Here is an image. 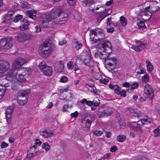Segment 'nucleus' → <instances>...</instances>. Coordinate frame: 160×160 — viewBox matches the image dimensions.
I'll return each mask as SVG.
<instances>
[{"label":"nucleus","instance_id":"59","mask_svg":"<svg viewBox=\"0 0 160 160\" xmlns=\"http://www.w3.org/2000/svg\"><path fill=\"white\" fill-rule=\"evenodd\" d=\"M117 150V147L115 146H114L113 147H112L110 149V151L112 152H114L116 151Z\"/></svg>","mask_w":160,"mask_h":160},{"label":"nucleus","instance_id":"35","mask_svg":"<svg viewBox=\"0 0 160 160\" xmlns=\"http://www.w3.org/2000/svg\"><path fill=\"white\" fill-rule=\"evenodd\" d=\"M24 34L25 41L32 39L33 38V36L30 33H26Z\"/></svg>","mask_w":160,"mask_h":160},{"label":"nucleus","instance_id":"23","mask_svg":"<svg viewBox=\"0 0 160 160\" xmlns=\"http://www.w3.org/2000/svg\"><path fill=\"white\" fill-rule=\"evenodd\" d=\"M22 26L20 27V29L22 31H24L28 27L29 23L28 20L26 19H23L22 20Z\"/></svg>","mask_w":160,"mask_h":160},{"label":"nucleus","instance_id":"44","mask_svg":"<svg viewBox=\"0 0 160 160\" xmlns=\"http://www.w3.org/2000/svg\"><path fill=\"white\" fill-rule=\"evenodd\" d=\"M6 89L5 88L4 89H0V99L2 98L5 94Z\"/></svg>","mask_w":160,"mask_h":160},{"label":"nucleus","instance_id":"61","mask_svg":"<svg viewBox=\"0 0 160 160\" xmlns=\"http://www.w3.org/2000/svg\"><path fill=\"white\" fill-rule=\"evenodd\" d=\"M36 32H39L41 31V28L39 25H37L35 27Z\"/></svg>","mask_w":160,"mask_h":160},{"label":"nucleus","instance_id":"17","mask_svg":"<svg viewBox=\"0 0 160 160\" xmlns=\"http://www.w3.org/2000/svg\"><path fill=\"white\" fill-rule=\"evenodd\" d=\"M54 69L58 72H61L64 68V63L62 61L56 62L53 64Z\"/></svg>","mask_w":160,"mask_h":160},{"label":"nucleus","instance_id":"14","mask_svg":"<svg viewBox=\"0 0 160 160\" xmlns=\"http://www.w3.org/2000/svg\"><path fill=\"white\" fill-rule=\"evenodd\" d=\"M54 47V46L53 45L47 42L42 43L39 49L44 51H50V52H52Z\"/></svg>","mask_w":160,"mask_h":160},{"label":"nucleus","instance_id":"22","mask_svg":"<svg viewBox=\"0 0 160 160\" xmlns=\"http://www.w3.org/2000/svg\"><path fill=\"white\" fill-rule=\"evenodd\" d=\"M42 72L45 75L49 76L52 74V70L51 67L47 66Z\"/></svg>","mask_w":160,"mask_h":160},{"label":"nucleus","instance_id":"51","mask_svg":"<svg viewBox=\"0 0 160 160\" xmlns=\"http://www.w3.org/2000/svg\"><path fill=\"white\" fill-rule=\"evenodd\" d=\"M102 133V132L101 131H96L93 132V134L96 136H101Z\"/></svg>","mask_w":160,"mask_h":160},{"label":"nucleus","instance_id":"45","mask_svg":"<svg viewBox=\"0 0 160 160\" xmlns=\"http://www.w3.org/2000/svg\"><path fill=\"white\" fill-rule=\"evenodd\" d=\"M82 47V45L81 43H79L78 41L75 42V48L77 50H78L81 48Z\"/></svg>","mask_w":160,"mask_h":160},{"label":"nucleus","instance_id":"39","mask_svg":"<svg viewBox=\"0 0 160 160\" xmlns=\"http://www.w3.org/2000/svg\"><path fill=\"white\" fill-rule=\"evenodd\" d=\"M160 129L158 128H156L153 131L154 135L155 137H158L160 135Z\"/></svg>","mask_w":160,"mask_h":160},{"label":"nucleus","instance_id":"49","mask_svg":"<svg viewBox=\"0 0 160 160\" xmlns=\"http://www.w3.org/2000/svg\"><path fill=\"white\" fill-rule=\"evenodd\" d=\"M139 85V84L138 82H134L131 85V89H135L137 88Z\"/></svg>","mask_w":160,"mask_h":160},{"label":"nucleus","instance_id":"40","mask_svg":"<svg viewBox=\"0 0 160 160\" xmlns=\"http://www.w3.org/2000/svg\"><path fill=\"white\" fill-rule=\"evenodd\" d=\"M22 18V16L20 15H17L14 18H13V21L15 22H17L20 21Z\"/></svg>","mask_w":160,"mask_h":160},{"label":"nucleus","instance_id":"42","mask_svg":"<svg viewBox=\"0 0 160 160\" xmlns=\"http://www.w3.org/2000/svg\"><path fill=\"white\" fill-rule=\"evenodd\" d=\"M142 80L143 82L146 83L149 80L148 76L147 74H145L144 76L142 77Z\"/></svg>","mask_w":160,"mask_h":160},{"label":"nucleus","instance_id":"6","mask_svg":"<svg viewBox=\"0 0 160 160\" xmlns=\"http://www.w3.org/2000/svg\"><path fill=\"white\" fill-rule=\"evenodd\" d=\"M12 40L6 37L0 39V50L9 49L12 46Z\"/></svg>","mask_w":160,"mask_h":160},{"label":"nucleus","instance_id":"12","mask_svg":"<svg viewBox=\"0 0 160 160\" xmlns=\"http://www.w3.org/2000/svg\"><path fill=\"white\" fill-rule=\"evenodd\" d=\"M144 92L146 95L149 98L152 100L154 96L153 90L152 87L149 84H146L144 86Z\"/></svg>","mask_w":160,"mask_h":160},{"label":"nucleus","instance_id":"2","mask_svg":"<svg viewBox=\"0 0 160 160\" xmlns=\"http://www.w3.org/2000/svg\"><path fill=\"white\" fill-rule=\"evenodd\" d=\"M62 7L61 6H58L53 8L51 11L52 16L53 19H57L58 22H64L63 23L66 22L68 19V15L64 14L62 11Z\"/></svg>","mask_w":160,"mask_h":160},{"label":"nucleus","instance_id":"15","mask_svg":"<svg viewBox=\"0 0 160 160\" xmlns=\"http://www.w3.org/2000/svg\"><path fill=\"white\" fill-rule=\"evenodd\" d=\"M141 126L140 124H138L136 122H132L131 124V127L132 129L137 131L139 135H141L143 132Z\"/></svg>","mask_w":160,"mask_h":160},{"label":"nucleus","instance_id":"27","mask_svg":"<svg viewBox=\"0 0 160 160\" xmlns=\"http://www.w3.org/2000/svg\"><path fill=\"white\" fill-rule=\"evenodd\" d=\"M110 14H108V13H104L102 14L100 16L98 17L97 19L96 22L98 24L101 21L104 19L106 17L108 16Z\"/></svg>","mask_w":160,"mask_h":160},{"label":"nucleus","instance_id":"18","mask_svg":"<svg viewBox=\"0 0 160 160\" xmlns=\"http://www.w3.org/2000/svg\"><path fill=\"white\" fill-rule=\"evenodd\" d=\"M18 72H15V70L12 69L10 70L6 75V78L7 80L12 81L15 78L16 74Z\"/></svg>","mask_w":160,"mask_h":160},{"label":"nucleus","instance_id":"28","mask_svg":"<svg viewBox=\"0 0 160 160\" xmlns=\"http://www.w3.org/2000/svg\"><path fill=\"white\" fill-rule=\"evenodd\" d=\"M24 37V33L18 34L17 36L18 41L19 42H22L25 41Z\"/></svg>","mask_w":160,"mask_h":160},{"label":"nucleus","instance_id":"1","mask_svg":"<svg viewBox=\"0 0 160 160\" xmlns=\"http://www.w3.org/2000/svg\"><path fill=\"white\" fill-rule=\"evenodd\" d=\"M98 52L95 53L94 56L97 58L99 57L100 58L106 59L108 56L112 51V47L111 43L109 42L103 41L98 45Z\"/></svg>","mask_w":160,"mask_h":160},{"label":"nucleus","instance_id":"4","mask_svg":"<svg viewBox=\"0 0 160 160\" xmlns=\"http://www.w3.org/2000/svg\"><path fill=\"white\" fill-rule=\"evenodd\" d=\"M29 69L22 68L17 70L16 78L17 80L21 82L26 81L27 78L29 76Z\"/></svg>","mask_w":160,"mask_h":160},{"label":"nucleus","instance_id":"21","mask_svg":"<svg viewBox=\"0 0 160 160\" xmlns=\"http://www.w3.org/2000/svg\"><path fill=\"white\" fill-rule=\"evenodd\" d=\"M40 134L45 138H49L53 136L54 133L51 132H48L47 130L40 132Z\"/></svg>","mask_w":160,"mask_h":160},{"label":"nucleus","instance_id":"62","mask_svg":"<svg viewBox=\"0 0 160 160\" xmlns=\"http://www.w3.org/2000/svg\"><path fill=\"white\" fill-rule=\"evenodd\" d=\"M90 82L89 83H86V84L90 87H92L94 86V82L92 80H91Z\"/></svg>","mask_w":160,"mask_h":160},{"label":"nucleus","instance_id":"52","mask_svg":"<svg viewBox=\"0 0 160 160\" xmlns=\"http://www.w3.org/2000/svg\"><path fill=\"white\" fill-rule=\"evenodd\" d=\"M74 18L77 21L80 22L82 21V19L80 16L78 14H76L75 15Z\"/></svg>","mask_w":160,"mask_h":160},{"label":"nucleus","instance_id":"8","mask_svg":"<svg viewBox=\"0 0 160 160\" xmlns=\"http://www.w3.org/2000/svg\"><path fill=\"white\" fill-rule=\"evenodd\" d=\"M26 62L24 58L19 57L13 61L12 65V69L15 70L18 69Z\"/></svg>","mask_w":160,"mask_h":160},{"label":"nucleus","instance_id":"7","mask_svg":"<svg viewBox=\"0 0 160 160\" xmlns=\"http://www.w3.org/2000/svg\"><path fill=\"white\" fill-rule=\"evenodd\" d=\"M28 93L25 91H21L17 94V101L20 105H23L27 102Z\"/></svg>","mask_w":160,"mask_h":160},{"label":"nucleus","instance_id":"3","mask_svg":"<svg viewBox=\"0 0 160 160\" xmlns=\"http://www.w3.org/2000/svg\"><path fill=\"white\" fill-rule=\"evenodd\" d=\"M90 40L94 43H97L98 41L100 42L99 43L103 41H106L105 39V36L102 30L100 29L91 30L90 32Z\"/></svg>","mask_w":160,"mask_h":160},{"label":"nucleus","instance_id":"63","mask_svg":"<svg viewBox=\"0 0 160 160\" xmlns=\"http://www.w3.org/2000/svg\"><path fill=\"white\" fill-rule=\"evenodd\" d=\"M78 112L77 111H75L74 112L72 113L71 114V115L72 117H77L78 115Z\"/></svg>","mask_w":160,"mask_h":160},{"label":"nucleus","instance_id":"31","mask_svg":"<svg viewBox=\"0 0 160 160\" xmlns=\"http://www.w3.org/2000/svg\"><path fill=\"white\" fill-rule=\"evenodd\" d=\"M47 67L46 62L44 61L41 62L38 65V68L41 72H42Z\"/></svg>","mask_w":160,"mask_h":160},{"label":"nucleus","instance_id":"25","mask_svg":"<svg viewBox=\"0 0 160 160\" xmlns=\"http://www.w3.org/2000/svg\"><path fill=\"white\" fill-rule=\"evenodd\" d=\"M33 152L32 148H30V150L28 152L27 158L30 159L32 157L34 156L37 152V151H34Z\"/></svg>","mask_w":160,"mask_h":160},{"label":"nucleus","instance_id":"29","mask_svg":"<svg viewBox=\"0 0 160 160\" xmlns=\"http://www.w3.org/2000/svg\"><path fill=\"white\" fill-rule=\"evenodd\" d=\"M42 17L44 19L45 18L46 19V20L48 22L51 21L52 19H53L52 16V13L51 14L47 13L46 14L43 15L42 16Z\"/></svg>","mask_w":160,"mask_h":160},{"label":"nucleus","instance_id":"64","mask_svg":"<svg viewBox=\"0 0 160 160\" xmlns=\"http://www.w3.org/2000/svg\"><path fill=\"white\" fill-rule=\"evenodd\" d=\"M118 86L117 85H113L112 84H110L109 85V87L110 88L113 89L114 90V89H116L117 88V86Z\"/></svg>","mask_w":160,"mask_h":160},{"label":"nucleus","instance_id":"37","mask_svg":"<svg viewBox=\"0 0 160 160\" xmlns=\"http://www.w3.org/2000/svg\"><path fill=\"white\" fill-rule=\"evenodd\" d=\"M42 147V148H44L46 151H48L50 148V146L48 144L47 142L43 143Z\"/></svg>","mask_w":160,"mask_h":160},{"label":"nucleus","instance_id":"10","mask_svg":"<svg viewBox=\"0 0 160 160\" xmlns=\"http://www.w3.org/2000/svg\"><path fill=\"white\" fill-rule=\"evenodd\" d=\"M10 67V65L8 61H3L0 62V78L9 69Z\"/></svg>","mask_w":160,"mask_h":160},{"label":"nucleus","instance_id":"56","mask_svg":"<svg viewBox=\"0 0 160 160\" xmlns=\"http://www.w3.org/2000/svg\"><path fill=\"white\" fill-rule=\"evenodd\" d=\"M114 92L115 93L118 95H119L120 92V88L118 85L117 88L116 89H114Z\"/></svg>","mask_w":160,"mask_h":160},{"label":"nucleus","instance_id":"50","mask_svg":"<svg viewBox=\"0 0 160 160\" xmlns=\"http://www.w3.org/2000/svg\"><path fill=\"white\" fill-rule=\"evenodd\" d=\"M109 80L108 79L104 78L103 79H101L99 80V82L101 83H103L104 84H106L109 82Z\"/></svg>","mask_w":160,"mask_h":160},{"label":"nucleus","instance_id":"41","mask_svg":"<svg viewBox=\"0 0 160 160\" xmlns=\"http://www.w3.org/2000/svg\"><path fill=\"white\" fill-rule=\"evenodd\" d=\"M73 98V94L72 93H69L68 95H67L65 99L68 101H70Z\"/></svg>","mask_w":160,"mask_h":160},{"label":"nucleus","instance_id":"46","mask_svg":"<svg viewBox=\"0 0 160 160\" xmlns=\"http://www.w3.org/2000/svg\"><path fill=\"white\" fill-rule=\"evenodd\" d=\"M68 78L66 76H63L59 80L60 82L63 83H66L67 82Z\"/></svg>","mask_w":160,"mask_h":160},{"label":"nucleus","instance_id":"36","mask_svg":"<svg viewBox=\"0 0 160 160\" xmlns=\"http://www.w3.org/2000/svg\"><path fill=\"white\" fill-rule=\"evenodd\" d=\"M93 105L94 106H98L100 104L99 99L97 98H95L92 101Z\"/></svg>","mask_w":160,"mask_h":160},{"label":"nucleus","instance_id":"30","mask_svg":"<svg viewBox=\"0 0 160 160\" xmlns=\"http://www.w3.org/2000/svg\"><path fill=\"white\" fill-rule=\"evenodd\" d=\"M146 117L143 119H140L141 122L143 125L148 124L151 123V121L149 118H147Z\"/></svg>","mask_w":160,"mask_h":160},{"label":"nucleus","instance_id":"33","mask_svg":"<svg viewBox=\"0 0 160 160\" xmlns=\"http://www.w3.org/2000/svg\"><path fill=\"white\" fill-rule=\"evenodd\" d=\"M126 139V137L125 135H120L117 136V140L119 142H122L125 140Z\"/></svg>","mask_w":160,"mask_h":160},{"label":"nucleus","instance_id":"60","mask_svg":"<svg viewBox=\"0 0 160 160\" xmlns=\"http://www.w3.org/2000/svg\"><path fill=\"white\" fill-rule=\"evenodd\" d=\"M112 17H110L109 18H108L107 19V24L108 26H109L111 24V19H112Z\"/></svg>","mask_w":160,"mask_h":160},{"label":"nucleus","instance_id":"47","mask_svg":"<svg viewBox=\"0 0 160 160\" xmlns=\"http://www.w3.org/2000/svg\"><path fill=\"white\" fill-rule=\"evenodd\" d=\"M139 29H141L143 28H145V24L144 22H140L139 23H137Z\"/></svg>","mask_w":160,"mask_h":160},{"label":"nucleus","instance_id":"32","mask_svg":"<svg viewBox=\"0 0 160 160\" xmlns=\"http://www.w3.org/2000/svg\"><path fill=\"white\" fill-rule=\"evenodd\" d=\"M48 22L46 20V19L45 18L43 20H40L39 21V23L42 25V26L44 28H47L48 25Z\"/></svg>","mask_w":160,"mask_h":160},{"label":"nucleus","instance_id":"38","mask_svg":"<svg viewBox=\"0 0 160 160\" xmlns=\"http://www.w3.org/2000/svg\"><path fill=\"white\" fill-rule=\"evenodd\" d=\"M131 48L136 52H140L142 50V48L141 47H140L139 46H133L131 47Z\"/></svg>","mask_w":160,"mask_h":160},{"label":"nucleus","instance_id":"24","mask_svg":"<svg viewBox=\"0 0 160 160\" xmlns=\"http://www.w3.org/2000/svg\"><path fill=\"white\" fill-rule=\"evenodd\" d=\"M52 52L50 51H44L43 50H39V53L40 55L43 57H47L49 56Z\"/></svg>","mask_w":160,"mask_h":160},{"label":"nucleus","instance_id":"43","mask_svg":"<svg viewBox=\"0 0 160 160\" xmlns=\"http://www.w3.org/2000/svg\"><path fill=\"white\" fill-rule=\"evenodd\" d=\"M84 2L85 4L88 6H89L94 3V2L93 0H84Z\"/></svg>","mask_w":160,"mask_h":160},{"label":"nucleus","instance_id":"58","mask_svg":"<svg viewBox=\"0 0 160 160\" xmlns=\"http://www.w3.org/2000/svg\"><path fill=\"white\" fill-rule=\"evenodd\" d=\"M69 107V106L68 104L64 105L62 108V111L63 112H65L67 111V109Z\"/></svg>","mask_w":160,"mask_h":160},{"label":"nucleus","instance_id":"48","mask_svg":"<svg viewBox=\"0 0 160 160\" xmlns=\"http://www.w3.org/2000/svg\"><path fill=\"white\" fill-rule=\"evenodd\" d=\"M134 115L138 117L142 116V112L139 111H136L134 112Z\"/></svg>","mask_w":160,"mask_h":160},{"label":"nucleus","instance_id":"9","mask_svg":"<svg viewBox=\"0 0 160 160\" xmlns=\"http://www.w3.org/2000/svg\"><path fill=\"white\" fill-rule=\"evenodd\" d=\"M150 8V6H148L145 8L140 9L138 13L139 15L141 17L144 15L148 17L146 20H149L152 16V13L156 11V10L150 11L149 10Z\"/></svg>","mask_w":160,"mask_h":160},{"label":"nucleus","instance_id":"57","mask_svg":"<svg viewBox=\"0 0 160 160\" xmlns=\"http://www.w3.org/2000/svg\"><path fill=\"white\" fill-rule=\"evenodd\" d=\"M8 144L4 142H3L2 143H1V146L2 148H6L8 147Z\"/></svg>","mask_w":160,"mask_h":160},{"label":"nucleus","instance_id":"20","mask_svg":"<svg viewBox=\"0 0 160 160\" xmlns=\"http://www.w3.org/2000/svg\"><path fill=\"white\" fill-rule=\"evenodd\" d=\"M91 123L92 122L90 120L87 119L85 118L82 120L81 125L83 126V128H86L88 129L90 127Z\"/></svg>","mask_w":160,"mask_h":160},{"label":"nucleus","instance_id":"16","mask_svg":"<svg viewBox=\"0 0 160 160\" xmlns=\"http://www.w3.org/2000/svg\"><path fill=\"white\" fill-rule=\"evenodd\" d=\"M14 109V107L11 106L9 107L6 110V119L8 123H10L11 121V118Z\"/></svg>","mask_w":160,"mask_h":160},{"label":"nucleus","instance_id":"26","mask_svg":"<svg viewBox=\"0 0 160 160\" xmlns=\"http://www.w3.org/2000/svg\"><path fill=\"white\" fill-rule=\"evenodd\" d=\"M146 64L147 71L149 72H152L153 69V67L151 62L148 60H147Z\"/></svg>","mask_w":160,"mask_h":160},{"label":"nucleus","instance_id":"19","mask_svg":"<svg viewBox=\"0 0 160 160\" xmlns=\"http://www.w3.org/2000/svg\"><path fill=\"white\" fill-rule=\"evenodd\" d=\"M37 12V11H36L32 10L27 11L26 14L29 18L33 20H36L37 19V17L36 15H34L33 14H36Z\"/></svg>","mask_w":160,"mask_h":160},{"label":"nucleus","instance_id":"11","mask_svg":"<svg viewBox=\"0 0 160 160\" xmlns=\"http://www.w3.org/2000/svg\"><path fill=\"white\" fill-rule=\"evenodd\" d=\"M14 12L12 11H9L5 15H3V22L6 24H10L13 21L12 16Z\"/></svg>","mask_w":160,"mask_h":160},{"label":"nucleus","instance_id":"53","mask_svg":"<svg viewBox=\"0 0 160 160\" xmlns=\"http://www.w3.org/2000/svg\"><path fill=\"white\" fill-rule=\"evenodd\" d=\"M67 67L68 69H73V63L71 61H69L68 63Z\"/></svg>","mask_w":160,"mask_h":160},{"label":"nucleus","instance_id":"55","mask_svg":"<svg viewBox=\"0 0 160 160\" xmlns=\"http://www.w3.org/2000/svg\"><path fill=\"white\" fill-rule=\"evenodd\" d=\"M119 94L121 97H125L127 95L126 92L125 90H123L120 91Z\"/></svg>","mask_w":160,"mask_h":160},{"label":"nucleus","instance_id":"54","mask_svg":"<svg viewBox=\"0 0 160 160\" xmlns=\"http://www.w3.org/2000/svg\"><path fill=\"white\" fill-rule=\"evenodd\" d=\"M68 4L71 6L74 5L75 3V0H68Z\"/></svg>","mask_w":160,"mask_h":160},{"label":"nucleus","instance_id":"13","mask_svg":"<svg viewBox=\"0 0 160 160\" xmlns=\"http://www.w3.org/2000/svg\"><path fill=\"white\" fill-rule=\"evenodd\" d=\"M82 58L85 64L89 67H92L91 64L90 57L88 52L86 51H84L82 55Z\"/></svg>","mask_w":160,"mask_h":160},{"label":"nucleus","instance_id":"34","mask_svg":"<svg viewBox=\"0 0 160 160\" xmlns=\"http://www.w3.org/2000/svg\"><path fill=\"white\" fill-rule=\"evenodd\" d=\"M120 21L123 26H124L126 25L127 21L126 18L123 16H122L120 17Z\"/></svg>","mask_w":160,"mask_h":160},{"label":"nucleus","instance_id":"5","mask_svg":"<svg viewBox=\"0 0 160 160\" xmlns=\"http://www.w3.org/2000/svg\"><path fill=\"white\" fill-rule=\"evenodd\" d=\"M112 112V109L110 107L104 105L98 108L97 114L99 118H101L110 115Z\"/></svg>","mask_w":160,"mask_h":160}]
</instances>
